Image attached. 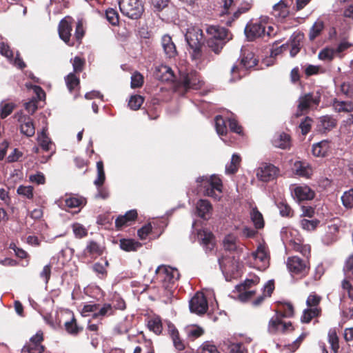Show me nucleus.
<instances>
[{
  "label": "nucleus",
  "instance_id": "obj_1",
  "mask_svg": "<svg viewBox=\"0 0 353 353\" xmlns=\"http://www.w3.org/2000/svg\"><path fill=\"white\" fill-rule=\"evenodd\" d=\"M74 19L70 16L62 19L58 26V32L60 39L70 47H78L82 43L85 30L82 19H79L75 25L74 36L72 37V24Z\"/></svg>",
  "mask_w": 353,
  "mask_h": 353
},
{
  "label": "nucleus",
  "instance_id": "obj_2",
  "mask_svg": "<svg viewBox=\"0 0 353 353\" xmlns=\"http://www.w3.org/2000/svg\"><path fill=\"white\" fill-rule=\"evenodd\" d=\"M185 38L190 48L192 50L191 57L193 60L200 61L213 60V57L210 54L203 52V33L201 28L196 26L188 28Z\"/></svg>",
  "mask_w": 353,
  "mask_h": 353
},
{
  "label": "nucleus",
  "instance_id": "obj_3",
  "mask_svg": "<svg viewBox=\"0 0 353 353\" xmlns=\"http://www.w3.org/2000/svg\"><path fill=\"white\" fill-rule=\"evenodd\" d=\"M203 85V81L199 73L195 70L181 72L174 83V91L181 95H185L190 90H199Z\"/></svg>",
  "mask_w": 353,
  "mask_h": 353
},
{
  "label": "nucleus",
  "instance_id": "obj_4",
  "mask_svg": "<svg viewBox=\"0 0 353 353\" xmlns=\"http://www.w3.org/2000/svg\"><path fill=\"white\" fill-rule=\"evenodd\" d=\"M245 34L250 41L258 38L268 39L276 34L274 28L265 21L250 22L245 28Z\"/></svg>",
  "mask_w": 353,
  "mask_h": 353
},
{
  "label": "nucleus",
  "instance_id": "obj_5",
  "mask_svg": "<svg viewBox=\"0 0 353 353\" xmlns=\"http://www.w3.org/2000/svg\"><path fill=\"white\" fill-rule=\"evenodd\" d=\"M286 265L292 276L296 279L305 278L308 275L310 270V261L302 259L297 256L288 257Z\"/></svg>",
  "mask_w": 353,
  "mask_h": 353
},
{
  "label": "nucleus",
  "instance_id": "obj_6",
  "mask_svg": "<svg viewBox=\"0 0 353 353\" xmlns=\"http://www.w3.org/2000/svg\"><path fill=\"white\" fill-rule=\"evenodd\" d=\"M156 274L157 279L161 281L162 285L168 288L167 293L170 296V289L176 288L175 283L180 277L179 270L170 266L160 265L156 270Z\"/></svg>",
  "mask_w": 353,
  "mask_h": 353
},
{
  "label": "nucleus",
  "instance_id": "obj_7",
  "mask_svg": "<svg viewBox=\"0 0 353 353\" xmlns=\"http://www.w3.org/2000/svg\"><path fill=\"white\" fill-rule=\"evenodd\" d=\"M196 182L201 183L203 187V194L205 196L214 199L220 197L219 194L222 192L223 183L221 179L216 175H212L210 177L200 176L197 178Z\"/></svg>",
  "mask_w": 353,
  "mask_h": 353
},
{
  "label": "nucleus",
  "instance_id": "obj_8",
  "mask_svg": "<svg viewBox=\"0 0 353 353\" xmlns=\"http://www.w3.org/2000/svg\"><path fill=\"white\" fill-rule=\"evenodd\" d=\"M121 12L131 19L141 18L143 11V5L141 0H119Z\"/></svg>",
  "mask_w": 353,
  "mask_h": 353
},
{
  "label": "nucleus",
  "instance_id": "obj_9",
  "mask_svg": "<svg viewBox=\"0 0 353 353\" xmlns=\"http://www.w3.org/2000/svg\"><path fill=\"white\" fill-rule=\"evenodd\" d=\"M321 102V95L319 92L315 94L313 93H307L301 97L299 99V105L297 107V112L296 117H299L303 112H307L312 105L318 106Z\"/></svg>",
  "mask_w": 353,
  "mask_h": 353
},
{
  "label": "nucleus",
  "instance_id": "obj_10",
  "mask_svg": "<svg viewBox=\"0 0 353 353\" xmlns=\"http://www.w3.org/2000/svg\"><path fill=\"white\" fill-rule=\"evenodd\" d=\"M43 340V332L39 330L23 347L21 353H43L45 350V346L42 345Z\"/></svg>",
  "mask_w": 353,
  "mask_h": 353
},
{
  "label": "nucleus",
  "instance_id": "obj_11",
  "mask_svg": "<svg viewBox=\"0 0 353 353\" xmlns=\"http://www.w3.org/2000/svg\"><path fill=\"white\" fill-rule=\"evenodd\" d=\"M190 310L191 312L197 314H204L208 309L206 297L202 292H196L190 301Z\"/></svg>",
  "mask_w": 353,
  "mask_h": 353
},
{
  "label": "nucleus",
  "instance_id": "obj_12",
  "mask_svg": "<svg viewBox=\"0 0 353 353\" xmlns=\"http://www.w3.org/2000/svg\"><path fill=\"white\" fill-rule=\"evenodd\" d=\"M279 169L272 163H263L259 168L256 175L259 180L269 182L276 178Z\"/></svg>",
  "mask_w": 353,
  "mask_h": 353
},
{
  "label": "nucleus",
  "instance_id": "obj_13",
  "mask_svg": "<svg viewBox=\"0 0 353 353\" xmlns=\"http://www.w3.org/2000/svg\"><path fill=\"white\" fill-rule=\"evenodd\" d=\"M206 32L210 36L208 39H213L216 41L221 40L228 43L232 39V34L225 28L219 26H209L206 28Z\"/></svg>",
  "mask_w": 353,
  "mask_h": 353
},
{
  "label": "nucleus",
  "instance_id": "obj_14",
  "mask_svg": "<svg viewBox=\"0 0 353 353\" xmlns=\"http://www.w3.org/2000/svg\"><path fill=\"white\" fill-rule=\"evenodd\" d=\"M337 125V120L330 115H324L317 119L316 130L321 134H327Z\"/></svg>",
  "mask_w": 353,
  "mask_h": 353
},
{
  "label": "nucleus",
  "instance_id": "obj_15",
  "mask_svg": "<svg viewBox=\"0 0 353 353\" xmlns=\"http://www.w3.org/2000/svg\"><path fill=\"white\" fill-rule=\"evenodd\" d=\"M293 0H281L273 6L272 14L276 19L283 20L290 14V7Z\"/></svg>",
  "mask_w": 353,
  "mask_h": 353
},
{
  "label": "nucleus",
  "instance_id": "obj_16",
  "mask_svg": "<svg viewBox=\"0 0 353 353\" xmlns=\"http://www.w3.org/2000/svg\"><path fill=\"white\" fill-rule=\"evenodd\" d=\"M138 216L137 210H130L125 212L124 215H119L115 220V227L117 230H120L123 227L130 225L134 222Z\"/></svg>",
  "mask_w": 353,
  "mask_h": 353
},
{
  "label": "nucleus",
  "instance_id": "obj_17",
  "mask_svg": "<svg viewBox=\"0 0 353 353\" xmlns=\"http://www.w3.org/2000/svg\"><path fill=\"white\" fill-rule=\"evenodd\" d=\"M161 46L166 58L173 59L177 56L178 52L176 45L169 34H164L162 37Z\"/></svg>",
  "mask_w": 353,
  "mask_h": 353
},
{
  "label": "nucleus",
  "instance_id": "obj_18",
  "mask_svg": "<svg viewBox=\"0 0 353 353\" xmlns=\"http://www.w3.org/2000/svg\"><path fill=\"white\" fill-rule=\"evenodd\" d=\"M65 82L71 94H74V99L77 98L80 94V79L74 72L69 73L65 77Z\"/></svg>",
  "mask_w": 353,
  "mask_h": 353
},
{
  "label": "nucleus",
  "instance_id": "obj_19",
  "mask_svg": "<svg viewBox=\"0 0 353 353\" xmlns=\"http://www.w3.org/2000/svg\"><path fill=\"white\" fill-rule=\"evenodd\" d=\"M196 209L198 216L205 220L209 219L212 213V205L206 199H199L196 203Z\"/></svg>",
  "mask_w": 353,
  "mask_h": 353
},
{
  "label": "nucleus",
  "instance_id": "obj_20",
  "mask_svg": "<svg viewBox=\"0 0 353 353\" xmlns=\"http://www.w3.org/2000/svg\"><path fill=\"white\" fill-rule=\"evenodd\" d=\"M258 61V59L252 52L248 50L241 51L240 64L242 68L246 70L252 68L257 65Z\"/></svg>",
  "mask_w": 353,
  "mask_h": 353
},
{
  "label": "nucleus",
  "instance_id": "obj_21",
  "mask_svg": "<svg viewBox=\"0 0 353 353\" xmlns=\"http://www.w3.org/2000/svg\"><path fill=\"white\" fill-rule=\"evenodd\" d=\"M330 141L323 140L312 145V153L316 157H325L330 150Z\"/></svg>",
  "mask_w": 353,
  "mask_h": 353
},
{
  "label": "nucleus",
  "instance_id": "obj_22",
  "mask_svg": "<svg viewBox=\"0 0 353 353\" xmlns=\"http://www.w3.org/2000/svg\"><path fill=\"white\" fill-rule=\"evenodd\" d=\"M304 39V34L299 32H294L290 38V55L295 57L301 50L302 43Z\"/></svg>",
  "mask_w": 353,
  "mask_h": 353
},
{
  "label": "nucleus",
  "instance_id": "obj_23",
  "mask_svg": "<svg viewBox=\"0 0 353 353\" xmlns=\"http://www.w3.org/2000/svg\"><path fill=\"white\" fill-rule=\"evenodd\" d=\"M19 121L21 123L20 125V130L22 134H25L28 137L34 136L35 133V128L33 123V120L30 117H21Z\"/></svg>",
  "mask_w": 353,
  "mask_h": 353
},
{
  "label": "nucleus",
  "instance_id": "obj_24",
  "mask_svg": "<svg viewBox=\"0 0 353 353\" xmlns=\"http://www.w3.org/2000/svg\"><path fill=\"white\" fill-rule=\"evenodd\" d=\"M252 256L256 261L260 263L261 267L265 268L269 263V256L265 246L259 245L256 251L252 253Z\"/></svg>",
  "mask_w": 353,
  "mask_h": 353
},
{
  "label": "nucleus",
  "instance_id": "obj_25",
  "mask_svg": "<svg viewBox=\"0 0 353 353\" xmlns=\"http://www.w3.org/2000/svg\"><path fill=\"white\" fill-rule=\"evenodd\" d=\"M334 110L337 113H350L353 112V102L352 101H341L334 98L332 102Z\"/></svg>",
  "mask_w": 353,
  "mask_h": 353
},
{
  "label": "nucleus",
  "instance_id": "obj_26",
  "mask_svg": "<svg viewBox=\"0 0 353 353\" xmlns=\"http://www.w3.org/2000/svg\"><path fill=\"white\" fill-rule=\"evenodd\" d=\"M201 245H203L205 252H211L215 247V238L214 234L208 231H203L199 233Z\"/></svg>",
  "mask_w": 353,
  "mask_h": 353
},
{
  "label": "nucleus",
  "instance_id": "obj_27",
  "mask_svg": "<svg viewBox=\"0 0 353 353\" xmlns=\"http://www.w3.org/2000/svg\"><path fill=\"white\" fill-rule=\"evenodd\" d=\"M272 144L276 148L283 150L289 149L291 146V137L288 134L281 132L274 136Z\"/></svg>",
  "mask_w": 353,
  "mask_h": 353
},
{
  "label": "nucleus",
  "instance_id": "obj_28",
  "mask_svg": "<svg viewBox=\"0 0 353 353\" xmlns=\"http://www.w3.org/2000/svg\"><path fill=\"white\" fill-rule=\"evenodd\" d=\"M294 196L299 201L312 200L314 192L308 186H298L294 190Z\"/></svg>",
  "mask_w": 353,
  "mask_h": 353
},
{
  "label": "nucleus",
  "instance_id": "obj_29",
  "mask_svg": "<svg viewBox=\"0 0 353 353\" xmlns=\"http://www.w3.org/2000/svg\"><path fill=\"white\" fill-rule=\"evenodd\" d=\"M226 43L225 41H221V40L218 39V41H216L213 39H208L205 44H203V48H204L205 51L208 50L214 53L216 55H219Z\"/></svg>",
  "mask_w": 353,
  "mask_h": 353
},
{
  "label": "nucleus",
  "instance_id": "obj_30",
  "mask_svg": "<svg viewBox=\"0 0 353 353\" xmlns=\"http://www.w3.org/2000/svg\"><path fill=\"white\" fill-rule=\"evenodd\" d=\"M278 309L276 314L283 318H290L294 314V306L292 303L288 302H277Z\"/></svg>",
  "mask_w": 353,
  "mask_h": 353
},
{
  "label": "nucleus",
  "instance_id": "obj_31",
  "mask_svg": "<svg viewBox=\"0 0 353 353\" xmlns=\"http://www.w3.org/2000/svg\"><path fill=\"white\" fill-rule=\"evenodd\" d=\"M293 169L296 174L302 177L310 178L312 174V167L303 161H296Z\"/></svg>",
  "mask_w": 353,
  "mask_h": 353
},
{
  "label": "nucleus",
  "instance_id": "obj_32",
  "mask_svg": "<svg viewBox=\"0 0 353 353\" xmlns=\"http://www.w3.org/2000/svg\"><path fill=\"white\" fill-rule=\"evenodd\" d=\"M168 332L175 348L179 351L185 350L184 341L180 338L179 331L174 325H168Z\"/></svg>",
  "mask_w": 353,
  "mask_h": 353
},
{
  "label": "nucleus",
  "instance_id": "obj_33",
  "mask_svg": "<svg viewBox=\"0 0 353 353\" xmlns=\"http://www.w3.org/2000/svg\"><path fill=\"white\" fill-rule=\"evenodd\" d=\"M112 315H114V307L110 303H105L103 305L99 303L97 312L92 314V319L102 320L105 317Z\"/></svg>",
  "mask_w": 353,
  "mask_h": 353
},
{
  "label": "nucleus",
  "instance_id": "obj_34",
  "mask_svg": "<svg viewBox=\"0 0 353 353\" xmlns=\"http://www.w3.org/2000/svg\"><path fill=\"white\" fill-rule=\"evenodd\" d=\"M119 247L125 252H136L142 247V243L132 239H121Z\"/></svg>",
  "mask_w": 353,
  "mask_h": 353
},
{
  "label": "nucleus",
  "instance_id": "obj_35",
  "mask_svg": "<svg viewBox=\"0 0 353 353\" xmlns=\"http://www.w3.org/2000/svg\"><path fill=\"white\" fill-rule=\"evenodd\" d=\"M103 250L101 246L94 241H89L83 251L84 254L89 255L92 258H96L102 255Z\"/></svg>",
  "mask_w": 353,
  "mask_h": 353
},
{
  "label": "nucleus",
  "instance_id": "obj_36",
  "mask_svg": "<svg viewBox=\"0 0 353 353\" xmlns=\"http://www.w3.org/2000/svg\"><path fill=\"white\" fill-rule=\"evenodd\" d=\"M321 307H307L303 310L301 321L303 323H309L312 319L320 316L321 315Z\"/></svg>",
  "mask_w": 353,
  "mask_h": 353
},
{
  "label": "nucleus",
  "instance_id": "obj_37",
  "mask_svg": "<svg viewBox=\"0 0 353 353\" xmlns=\"http://www.w3.org/2000/svg\"><path fill=\"white\" fill-rule=\"evenodd\" d=\"M282 316H280L279 315L275 314L274 316H273L268 323V332L270 334H276L279 330H282V325H283V320Z\"/></svg>",
  "mask_w": 353,
  "mask_h": 353
},
{
  "label": "nucleus",
  "instance_id": "obj_38",
  "mask_svg": "<svg viewBox=\"0 0 353 353\" xmlns=\"http://www.w3.org/2000/svg\"><path fill=\"white\" fill-rule=\"evenodd\" d=\"M97 177L94 181V184L97 186V188L102 187L105 181V174L104 171V165L103 162L102 161H99L97 163Z\"/></svg>",
  "mask_w": 353,
  "mask_h": 353
},
{
  "label": "nucleus",
  "instance_id": "obj_39",
  "mask_svg": "<svg viewBox=\"0 0 353 353\" xmlns=\"http://www.w3.org/2000/svg\"><path fill=\"white\" fill-rule=\"evenodd\" d=\"M276 204L281 216L290 218L294 216V211L285 200L277 201Z\"/></svg>",
  "mask_w": 353,
  "mask_h": 353
},
{
  "label": "nucleus",
  "instance_id": "obj_40",
  "mask_svg": "<svg viewBox=\"0 0 353 353\" xmlns=\"http://www.w3.org/2000/svg\"><path fill=\"white\" fill-rule=\"evenodd\" d=\"M241 161V159L240 156L234 154L232 157L230 163L225 166V172L229 174H235L238 171Z\"/></svg>",
  "mask_w": 353,
  "mask_h": 353
},
{
  "label": "nucleus",
  "instance_id": "obj_41",
  "mask_svg": "<svg viewBox=\"0 0 353 353\" xmlns=\"http://www.w3.org/2000/svg\"><path fill=\"white\" fill-rule=\"evenodd\" d=\"M64 326L66 332L72 335H77L83 330L82 327L78 326L77 319L73 314L72 319L70 321H66L64 323Z\"/></svg>",
  "mask_w": 353,
  "mask_h": 353
},
{
  "label": "nucleus",
  "instance_id": "obj_42",
  "mask_svg": "<svg viewBox=\"0 0 353 353\" xmlns=\"http://www.w3.org/2000/svg\"><path fill=\"white\" fill-rule=\"evenodd\" d=\"M148 327L150 331L156 334H160L163 330L161 319L159 316H155L150 319L148 322Z\"/></svg>",
  "mask_w": 353,
  "mask_h": 353
},
{
  "label": "nucleus",
  "instance_id": "obj_43",
  "mask_svg": "<svg viewBox=\"0 0 353 353\" xmlns=\"http://www.w3.org/2000/svg\"><path fill=\"white\" fill-rule=\"evenodd\" d=\"M324 29V23L323 21L317 20L312 26L309 32V39L310 41L314 40L319 37Z\"/></svg>",
  "mask_w": 353,
  "mask_h": 353
},
{
  "label": "nucleus",
  "instance_id": "obj_44",
  "mask_svg": "<svg viewBox=\"0 0 353 353\" xmlns=\"http://www.w3.org/2000/svg\"><path fill=\"white\" fill-rule=\"evenodd\" d=\"M251 219L256 229H261L264 227V220L262 214L256 208H253L251 213Z\"/></svg>",
  "mask_w": 353,
  "mask_h": 353
},
{
  "label": "nucleus",
  "instance_id": "obj_45",
  "mask_svg": "<svg viewBox=\"0 0 353 353\" xmlns=\"http://www.w3.org/2000/svg\"><path fill=\"white\" fill-rule=\"evenodd\" d=\"M251 8V5L248 3H246L243 5H241L238 8L236 11H235L231 19H228L226 21L227 26H231L232 23L234 21L237 19L241 14L247 12Z\"/></svg>",
  "mask_w": 353,
  "mask_h": 353
},
{
  "label": "nucleus",
  "instance_id": "obj_46",
  "mask_svg": "<svg viewBox=\"0 0 353 353\" xmlns=\"http://www.w3.org/2000/svg\"><path fill=\"white\" fill-rule=\"evenodd\" d=\"M341 201L343 205L346 209H352L353 208V188L345 191L342 196Z\"/></svg>",
  "mask_w": 353,
  "mask_h": 353
},
{
  "label": "nucleus",
  "instance_id": "obj_47",
  "mask_svg": "<svg viewBox=\"0 0 353 353\" xmlns=\"http://www.w3.org/2000/svg\"><path fill=\"white\" fill-rule=\"evenodd\" d=\"M84 199L82 197L70 196L64 199L65 205L69 208H74L83 204Z\"/></svg>",
  "mask_w": 353,
  "mask_h": 353
},
{
  "label": "nucleus",
  "instance_id": "obj_48",
  "mask_svg": "<svg viewBox=\"0 0 353 353\" xmlns=\"http://www.w3.org/2000/svg\"><path fill=\"white\" fill-rule=\"evenodd\" d=\"M322 300V297L316 292H312L307 296L306 305L309 308L321 307L319 304Z\"/></svg>",
  "mask_w": 353,
  "mask_h": 353
},
{
  "label": "nucleus",
  "instance_id": "obj_49",
  "mask_svg": "<svg viewBox=\"0 0 353 353\" xmlns=\"http://www.w3.org/2000/svg\"><path fill=\"white\" fill-rule=\"evenodd\" d=\"M72 229L75 237L77 239H82L88 236V230L79 223H73Z\"/></svg>",
  "mask_w": 353,
  "mask_h": 353
},
{
  "label": "nucleus",
  "instance_id": "obj_50",
  "mask_svg": "<svg viewBox=\"0 0 353 353\" xmlns=\"http://www.w3.org/2000/svg\"><path fill=\"white\" fill-rule=\"evenodd\" d=\"M105 18L112 26H117L119 23V15L117 11L113 8H108L105 11Z\"/></svg>",
  "mask_w": 353,
  "mask_h": 353
},
{
  "label": "nucleus",
  "instance_id": "obj_51",
  "mask_svg": "<svg viewBox=\"0 0 353 353\" xmlns=\"http://www.w3.org/2000/svg\"><path fill=\"white\" fill-rule=\"evenodd\" d=\"M320 223V221L318 219L308 220L303 219L300 221V225L302 229L307 231L314 230Z\"/></svg>",
  "mask_w": 353,
  "mask_h": 353
},
{
  "label": "nucleus",
  "instance_id": "obj_52",
  "mask_svg": "<svg viewBox=\"0 0 353 353\" xmlns=\"http://www.w3.org/2000/svg\"><path fill=\"white\" fill-rule=\"evenodd\" d=\"M73 72L74 74H79L81 72L85 65V60L84 58L76 56L74 57L72 61Z\"/></svg>",
  "mask_w": 353,
  "mask_h": 353
},
{
  "label": "nucleus",
  "instance_id": "obj_53",
  "mask_svg": "<svg viewBox=\"0 0 353 353\" xmlns=\"http://www.w3.org/2000/svg\"><path fill=\"white\" fill-rule=\"evenodd\" d=\"M143 101L144 98L142 96L139 94H135L130 97L128 102V105L130 109L133 110H137L141 108Z\"/></svg>",
  "mask_w": 353,
  "mask_h": 353
},
{
  "label": "nucleus",
  "instance_id": "obj_54",
  "mask_svg": "<svg viewBox=\"0 0 353 353\" xmlns=\"http://www.w3.org/2000/svg\"><path fill=\"white\" fill-rule=\"evenodd\" d=\"M236 239L232 235H228L224 238L223 247L227 251H235L236 250Z\"/></svg>",
  "mask_w": 353,
  "mask_h": 353
},
{
  "label": "nucleus",
  "instance_id": "obj_55",
  "mask_svg": "<svg viewBox=\"0 0 353 353\" xmlns=\"http://www.w3.org/2000/svg\"><path fill=\"white\" fill-rule=\"evenodd\" d=\"M174 289L175 288L170 289L171 294H170V296H168V293H167L168 288H166V286L162 285L161 288L159 290V299H161V301L163 303H165V304L171 303L172 299L174 295Z\"/></svg>",
  "mask_w": 353,
  "mask_h": 353
},
{
  "label": "nucleus",
  "instance_id": "obj_56",
  "mask_svg": "<svg viewBox=\"0 0 353 353\" xmlns=\"http://www.w3.org/2000/svg\"><path fill=\"white\" fill-rule=\"evenodd\" d=\"M144 83L143 76L139 72L136 71L131 77V88H139L142 87Z\"/></svg>",
  "mask_w": 353,
  "mask_h": 353
},
{
  "label": "nucleus",
  "instance_id": "obj_57",
  "mask_svg": "<svg viewBox=\"0 0 353 353\" xmlns=\"http://www.w3.org/2000/svg\"><path fill=\"white\" fill-rule=\"evenodd\" d=\"M32 186L19 185L17 190L18 194L23 196L26 199H32L34 197Z\"/></svg>",
  "mask_w": 353,
  "mask_h": 353
},
{
  "label": "nucleus",
  "instance_id": "obj_58",
  "mask_svg": "<svg viewBox=\"0 0 353 353\" xmlns=\"http://www.w3.org/2000/svg\"><path fill=\"white\" fill-rule=\"evenodd\" d=\"M39 141L40 143V146L44 151L48 152L51 150L52 142L44 132L41 133V137L39 138Z\"/></svg>",
  "mask_w": 353,
  "mask_h": 353
},
{
  "label": "nucleus",
  "instance_id": "obj_59",
  "mask_svg": "<svg viewBox=\"0 0 353 353\" xmlns=\"http://www.w3.org/2000/svg\"><path fill=\"white\" fill-rule=\"evenodd\" d=\"M16 105L13 103H1V109H0V117L3 119H6L8 116H9Z\"/></svg>",
  "mask_w": 353,
  "mask_h": 353
},
{
  "label": "nucleus",
  "instance_id": "obj_60",
  "mask_svg": "<svg viewBox=\"0 0 353 353\" xmlns=\"http://www.w3.org/2000/svg\"><path fill=\"white\" fill-rule=\"evenodd\" d=\"M215 125L218 134L221 135L226 134L227 126L225 121L221 116H216L215 118Z\"/></svg>",
  "mask_w": 353,
  "mask_h": 353
},
{
  "label": "nucleus",
  "instance_id": "obj_61",
  "mask_svg": "<svg viewBox=\"0 0 353 353\" xmlns=\"http://www.w3.org/2000/svg\"><path fill=\"white\" fill-rule=\"evenodd\" d=\"M259 283V279L256 278L255 279H245L243 283L238 285L236 288L239 292L241 291H244L245 290L250 289L252 285H256Z\"/></svg>",
  "mask_w": 353,
  "mask_h": 353
},
{
  "label": "nucleus",
  "instance_id": "obj_62",
  "mask_svg": "<svg viewBox=\"0 0 353 353\" xmlns=\"http://www.w3.org/2000/svg\"><path fill=\"white\" fill-rule=\"evenodd\" d=\"M312 119L306 117L299 124V128L303 135H306L311 130Z\"/></svg>",
  "mask_w": 353,
  "mask_h": 353
},
{
  "label": "nucleus",
  "instance_id": "obj_63",
  "mask_svg": "<svg viewBox=\"0 0 353 353\" xmlns=\"http://www.w3.org/2000/svg\"><path fill=\"white\" fill-rule=\"evenodd\" d=\"M93 271L98 274L100 279H104L106 277L108 272L105 268V265L99 262L95 263L92 267Z\"/></svg>",
  "mask_w": 353,
  "mask_h": 353
},
{
  "label": "nucleus",
  "instance_id": "obj_64",
  "mask_svg": "<svg viewBox=\"0 0 353 353\" xmlns=\"http://www.w3.org/2000/svg\"><path fill=\"white\" fill-rule=\"evenodd\" d=\"M152 225L150 223L144 225L137 231V235L141 240H145L152 232Z\"/></svg>",
  "mask_w": 353,
  "mask_h": 353
}]
</instances>
